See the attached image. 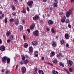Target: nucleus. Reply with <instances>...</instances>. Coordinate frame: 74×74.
Returning a JSON list of instances; mask_svg holds the SVG:
<instances>
[{
  "label": "nucleus",
  "instance_id": "1",
  "mask_svg": "<svg viewBox=\"0 0 74 74\" xmlns=\"http://www.w3.org/2000/svg\"><path fill=\"white\" fill-rule=\"evenodd\" d=\"M7 60V63L9 64L10 63V59L8 58L7 56H4L3 58H2V61L3 63H5Z\"/></svg>",
  "mask_w": 74,
  "mask_h": 74
},
{
  "label": "nucleus",
  "instance_id": "2",
  "mask_svg": "<svg viewBox=\"0 0 74 74\" xmlns=\"http://www.w3.org/2000/svg\"><path fill=\"white\" fill-rule=\"evenodd\" d=\"M28 50H29V52H28L29 54L30 55L32 54L34 51L33 47L32 46L29 47L28 48Z\"/></svg>",
  "mask_w": 74,
  "mask_h": 74
},
{
  "label": "nucleus",
  "instance_id": "3",
  "mask_svg": "<svg viewBox=\"0 0 74 74\" xmlns=\"http://www.w3.org/2000/svg\"><path fill=\"white\" fill-rule=\"evenodd\" d=\"M33 34L35 37L38 36L39 34V32L38 30H36L35 31L33 32Z\"/></svg>",
  "mask_w": 74,
  "mask_h": 74
},
{
  "label": "nucleus",
  "instance_id": "4",
  "mask_svg": "<svg viewBox=\"0 0 74 74\" xmlns=\"http://www.w3.org/2000/svg\"><path fill=\"white\" fill-rule=\"evenodd\" d=\"M54 4L53 6L54 8H57L58 7V1L57 0H54L53 1Z\"/></svg>",
  "mask_w": 74,
  "mask_h": 74
},
{
  "label": "nucleus",
  "instance_id": "5",
  "mask_svg": "<svg viewBox=\"0 0 74 74\" xmlns=\"http://www.w3.org/2000/svg\"><path fill=\"white\" fill-rule=\"evenodd\" d=\"M67 62L68 64V66H72L73 64V61L70 60H67Z\"/></svg>",
  "mask_w": 74,
  "mask_h": 74
},
{
  "label": "nucleus",
  "instance_id": "6",
  "mask_svg": "<svg viewBox=\"0 0 74 74\" xmlns=\"http://www.w3.org/2000/svg\"><path fill=\"white\" fill-rule=\"evenodd\" d=\"M33 4V2L31 1H29V2H28L27 3V5L29 7V8H32V5Z\"/></svg>",
  "mask_w": 74,
  "mask_h": 74
},
{
  "label": "nucleus",
  "instance_id": "7",
  "mask_svg": "<svg viewBox=\"0 0 74 74\" xmlns=\"http://www.w3.org/2000/svg\"><path fill=\"white\" fill-rule=\"evenodd\" d=\"M39 16L37 15H36L33 18V20L34 21H36L38 19H39Z\"/></svg>",
  "mask_w": 74,
  "mask_h": 74
},
{
  "label": "nucleus",
  "instance_id": "8",
  "mask_svg": "<svg viewBox=\"0 0 74 74\" xmlns=\"http://www.w3.org/2000/svg\"><path fill=\"white\" fill-rule=\"evenodd\" d=\"M35 24L34 23H33L32 25L30 26V29L32 30L35 27Z\"/></svg>",
  "mask_w": 74,
  "mask_h": 74
},
{
  "label": "nucleus",
  "instance_id": "9",
  "mask_svg": "<svg viewBox=\"0 0 74 74\" xmlns=\"http://www.w3.org/2000/svg\"><path fill=\"white\" fill-rule=\"evenodd\" d=\"M26 71V69L25 67H22V68H21V72H22V73H25Z\"/></svg>",
  "mask_w": 74,
  "mask_h": 74
},
{
  "label": "nucleus",
  "instance_id": "10",
  "mask_svg": "<svg viewBox=\"0 0 74 74\" xmlns=\"http://www.w3.org/2000/svg\"><path fill=\"white\" fill-rule=\"evenodd\" d=\"M5 49V47L4 45H2L0 47V50L2 51H4Z\"/></svg>",
  "mask_w": 74,
  "mask_h": 74
},
{
  "label": "nucleus",
  "instance_id": "11",
  "mask_svg": "<svg viewBox=\"0 0 74 74\" xmlns=\"http://www.w3.org/2000/svg\"><path fill=\"white\" fill-rule=\"evenodd\" d=\"M59 64L60 66H62V67H64V64L63 62H60Z\"/></svg>",
  "mask_w": 74,
  "mask_h": 74
},
{
  "label": "nucleus",
  "instance_id": "12",
  "mask_svg": "<svg viewBox=\"0 0 74 74\" xmlns=\"http://www.w3.org/2000/svg\"><path fill=\"white\" fill-rule=\"evenodd\" d=\"M71 14V12H66V18H69V16Z\"/></svg>",
  "mask_w": 74,
  "mask_h": 74
},
{
  "label": "nucleus",
  "instance_id": "13",
  "mask_svg": "<svg viewBox=\"0 0 74 74\" xmlns=\"http://www.w3.org/2000/svg\"><path fill=\"white\" fill-rule=\"evenodd\" d=\"M66 16H64L62 18V19L61 20V22L62 23H64L65 22V20L66 19Z\"/></svg>",
  "mask_w": 74,
  "mask_h": 74
},
{
  "label": "nucleus",
  "instance_id": "14",
  "mask_svg": "<svg viewBox=\"0 0 74 74\" xmlns=\"http://www.w3.org/2000/svg\"><path fill=\"white\" fill-rule=\"evenodd\" d=\"M14 24L16 25H17L18 24V23H19V20L17 19H16L15 20H14Z\"/></svg>",
  "mask_w": 74,
  "mask_h": 74
},
{
  "label": "nucleus",
  "instance_id": "15",
  "mask_svg": "<svg viewBox=\"0 0 74 74\" xmlns=\"http://www.w3.org/2000/svg\"><path fill=\"white\" fill-rule=\"evenodd\" d=\"M18 30H20V31L22 30L23 29V26L20 25L18 26Z\"/></svg>",
  "mask_w": 74,
  "mask_h": 74
},
{
  "label": "nucleus",
  "instance_id": "16",
  "mask_svg": "<svg viewBox=\"0 0 74 74\" xmlns=\"http://www.w3.org/2000/svg\"><path fill=\"white\" fill-rule=\"evenodd\" d=\"M53 22L51 20H49L48 21V24L49 25L50 24V25H53Z\"/></svg>",
  "mask_w": 74,
  "mask_h": 74
},
{
  "label": "nucleus",
  "instance_id": "17",
  "mask_svg": "<svg viewBox=\"0 0 74 74\" xmlns=\"http://www.w3.org/2000/svg\"><path fill=\"white\" fill-rule=\"evenodd\" d=\"M35 53V57H37L38 56V51H36L34 52Z\"/></svg>",
  "mask_w": 74,
  "mask_h": 74
},
{
  "label": "nucleus",
  "instance_id": "18",
  "mask_svg": "<svg viewBox=\"0 0 74 74\" xmlns=\"http://www.w3.org/2000/svg\"><path fill=\"white\" fill-rule=\"evenodd\" d=\"M60 43L61 45H64V40L63 39L61 40L60 42Z\"/></svg>",
  "mask_w": 74,
  "mask_h": 74
},
{
  "label": "nucleus",
  "instance_id": "19",
  "mask_svg": "<svg viewBox=\"0 0 74 74\" xmlns=\"http://www.w3.org/2000/svg\"><path fill=\"white\" fill-rule=\"evenodd\" d=\"M62 56V55L61 53H59L58 54H57V57L59 59H60L61 57Z\"/></svg>",
  "mask_w": 74,
  "mask_h": 74
},
{
  "label": "nucleus",
  "instance_id": "20",
  "mask_svg": "<svg viewBox=\"0 0 74 74\" xmlns=\"http://www.w3.org/2000/svg\"><path fill=\"white\" fill-rule=\"evenodd\" d=\"M10 70H7L6 72H5L3 73V74H10Z\"/></svg>",
  "mask_w": 74,
  "mask_h": 74
},
{
  "label": "nucleus",
  "instance_id": "21",
  "mask_svg": "<svg viewBox=\"0 0 74 74\" xmlns=\"http://www.w3.org/2000/svg\"><path fill=\"white\" fill-rule=\"evenodd\" d=\"M12 9L13 11H14L15 10L16 8H15V6L14 5H11Z\"/></svg>",
  "mask_w": 74,
  "mask_h": 74
},
{
  "label": "nucleus",
  "instance_id": "22",
  "mask_svg": "<svg viewBox=\"0 0 74 74\" xmlns=\"http://www.w3.org/2000/svg\"><path fill=\"white\" fill-rule=\"evenodd\" d=\"M51 32L52 33H53L54 34H55L56 33V31L54 30V28L52 27L51 29Z\"/></svg>",
  "mask_w": 74,
  "mask_h": 74
},
{
  "label": "nucleus",
  "instance_id": "23",
  "mask_svg": "<svg viewBox=\"0 0 74 74\" xmlns=\"http://www.w3.org/2000/svg\"><path fill=\"white\" fill-rule=\"evenodd\" d=\"M11 32L9 31H8L6 33V34L7 36H9L11 34Z\"/></svg>",
  "mask_w": 74,
  "mask_h": 74
},
{
  "label": "nucleus",
  "instance_id": "24",
  "mask_svg": "<svg viewBox=\"0 0 74 74\" xmlns=\"http://www.w3.org/2000/svg\"><path fill=\"white\" fill-rule=\"evenodd\" d=\"M21 13L23 14H26V11L25 10L24 8H23V10L21 11Z\"/></svg>",
  "mask_w": 74,
  "mask_h": 74
},
{
  "label": "nucleus",
  "instance_id": "25",
  "mask_svg": "<svg viewBox=\"0 0 74 74\" xmlns=\"http://www.w3.org/2000/svg\"><path fill=\"white\" fill-rule=\"evenodd\" d=\"M32 44L34 45H38V43L37 42L34 41L32 42Z\"/></svg>",
  "mask_w": 74,
  "mask_h": 74
},
{
  "label": "nucleus",
  "instance_id": "26",
  "mask_svg": "<svg viewBox=\"0 0 74 74\" xmlns=\"http://www.w3.org/2000/svg\"><path fill=\"white\" fill-rule=\"evenodd\" d=\"M28 47V44L27 43H25L24 44V47L25 48H27Z\"/></svg>",
  "mask_w": 74,
  "mask_h": 74
},
{
  "label": "nucleus",
  "instance_id": "27",
  "mask_svg": "<svg viewBox=\"0 0 74 74\" xmlns=\"http://www.w3.org/2000/svg\"><path fill=\"white\" fill-rule=\"evenodd\" d=\"M65 38L66 39H68L69 38V35L68 34H66L65 35Z\"/></svg>",
  "mask_w": 74,
  "mask_h": 74
},
{
  "label": "nucleus",
  "instance_id": "28",
  "mask_svg": "<svg viewBox=\"0 0 74 74\" xmlns=\"http://www.w3.org/2000/svg\"><path fill=\"white\" fill-rule=\"evenodd\" d=\"M38 72L39 74H44V73L42 70H39L38 71Z\"/></svg>",
  "mask_w": 74,
  "mask_h": 74
},
{
  "label": "nucleus",
  "instance_id": "29",
  "mask_svg": "<svg viewBox=\"0 0 74 74\" xmlns=\"http://www.w3.org/2000/svg\"><path fill=\"white\" fill-rule=\"evenodd\" d=\"M9 21H10V23L12 24V23L14 21V19L13 18H10L9 20Z\"/></svg>",
  "mask_w": 74,
  "mask_h": 74
},
{
  "label": "nucleus",
  "instance_id": "30",
  "mask_svg": "<svg viewBox=\"0 0 74 74\" xmlns=\"http://www.w3.org/2000/svg\"><path fill=\"white\" fill-rule=\"evenodd\" d=\"M52 73L53 74H58V73L57 71L55 70H53L52 71Z\"/></svg>",
  "mask_w": 74,
  "mask_h": 74
},
{
  "label": "nucleus",
  "instance_id": "31",
  "mask_svg": "<svg viewBox=\"0 0 74 74\" xmlns=\"http://www.w3.org/2000/svg\"><path fill=\"white\" fill-rule=\"evenodd\" d=\"M28 63H29V61L28 60H24V64H28Z\"/></svg>",
  "mask_w": 74,
  "mask_h": 74
},
{
  "label": "nucleus",
  "instance_id": "32",
  "mask_svg": "<svg viewBox=\"0 0 74 74\" xmlns=\"http://www.w3.org/2000/svg\"><path fill=\"white\" fill-rule=\"evenodd\" d=\"M52 62L55 64H56L57 63L58 61L56 60H54L52 61Z\"/></svg>",
  "mask_w": 74,
  "mask_h": 74
},
{
  "label": "nucleus",
  "instance_id": "33",
  "mask_svg": "<svg viewBox=\"0 0 74 74\" xmlns=\"http://www.w3.org/2000/svg\"><path fill=\"white\" fill-rule=\"evenodd\" d=\"M70 21L69 18H67L66 19L65 22L66 23H68Z\"/></svg>",
  "mask_w": 74,
  "mask_h": 74
},
{
  "label": "nucleus",
  "instance_id": "34",
  "mask_svg": "<svg viewBox=\"0 0 74 74\" xmlns=\"http://www.w3.org/2000/svg\"><path fill=\"white\" fill-rule=\"evenodd\" d=\"M53 47H55L57 46V44L53 42L52 45Z\"/></svg>",
  "mask_w": 74,
  "mask_h": 74
},
{
  "label": "nucleus",
  "instance_id": "35",
  "mask_svg": "<svg viewBox=\"0 0 74 74\" xmlns=\"http://www.w3.org/2000/svg\"><path fill=\"white\" fill-rule=\"evenodd\" d=\"M51 53L53 56H54L55 55V53L54 51H51Z\"/></svg>",
  "mask_w": 74,
  "mask_h": 74
},
{
  "label": "nucleus",
  "instance_id": "36",
  "mask_svg": "<svg viewBox=\"0 0 74 74\" xmlns=\"http://www.w3.org/2000/svg\"><path fill=\"white\" fill-rule=\"evenodd\" d=\"M64 70L67 72L68 74H71V73H69V71H68V70L66 69H64Z\"/></svg>",
  "mask_w": 74,
  "mask_h": 74
},
{
  "label": "nucleus",
  "instance_id": "37",
  "mask_svg": "<svg viewBox=\"0 0 74 74\" xmlns=\"http://www.w3.org/2000/svg\"><path fill=\"white\" fill-rule=\"evenodd\" d=\"M69 71L71 72H73V70L71 68H69Z\"/></svg>",
  "mask_w": 74,
  "mask_h": 74
},
{
  "label": "nucleus",
  "instance_id": "38",
  "mask_svg": "<svg viewBox=\"0 0 74 74\" xmlns=\"http://www.w3.org/2000/svg\"><path fill=\"white\" fill-rule=\"evenodd\" d=\"M40 24L42 25L44 23L43 20L41 19L40 20Z\"/></svg>",
  "mask_w": 74,
  "mask_h": 74
},
{
  "label": "nucleus",
  "instance_id": "39",
  "mask_svg": "<svg viewBox=\"0 0 74 74\" xmlns=\"http://www.w3.org/2000/svg\"><path fill=\"white\" fill-rule=\"evenodd\" d=\"M10 38L11 40L12 41L14 39L13 35H11Z\"/></svg>",
  "mask_w": 74,
  "mask_h": 74
},
{
  "label": "nucleus",
  "instance_id": "40",
  "mask_svg": "<svg viewBox=\"0 0 74 74\" xmlns=\"http://www.w3.org/2000/svg\"><path fill=\"white\" fill-rule=\"evenodd\" d=\"M68 12H69V13H71V12H72V10L71 9H70L69 10V11Z\"/></svg>",
  "mask_w": 74,
  "mask_h": 74
},
{
  "label": "nucleus",
  "instance_id": "41",
  "mask_svg": "<svg viewBox=\"0 0 74 74\" xmlns=\"http://www.w3.org/2000/svg\"><path fill=\"white\" fill-rule=\"evenodd\" d=\"M27 11L28 12H29V11H30V9L29 8V7H27Z\"/></svg>",
  "mask_w": 74,
  "mask_h": 74
},
{
  "label": "nucleus",
  "instance_id": "42",
  "mask_svg": "<svg viewBox=\"0 0 74 74\" xmlns=\"http://www.w3.org/2000/svg\"><path fill=\"white\" fill-rule=\"evenodd\" d=\"M16 15V13L15 12H13V16H15Z\"/></svg>",
  "mask_w": 74,
  "mask_h": 74
},
{
  "label": "nucleus",
  "instance_id": "43",
  "mask_svg": "<svg viewBox=\"0 0 74 74\" xmlns=\"http://www.w3.org/2000/svg\"><path fill=\"white\" fill-rule=\"evenodd\" d=\"M34 72H37L38 71V68H35V69H34Z\"/></svg>",
  "mask_w": 74,
  "mask_h": 74
},
{
  "label": "nucleus",
  "instance_id": "44",
  "mask_svg": "<svg viewBox=\"0 0 74 74\" xmlns=\"http://www.w3.org/2000/svg\"><path fill=\"white\" fill-rule=\"evenodd\" d=\"M68 27L70 29H71V26L70 24L68 25Z\"/></svg>",
  "mask_w": 74,
  "mask_h": 74
},
{
  "label": "nucleus",
  "instance_id": "45",
  "mask_svg": "<svg viewBox=\"0 0 74 74\" xmlns=\"http://www.w3.org/2000/svg\"><path fill=\"white\" fill-rule=\"evenodd\" d=\"M5 23H7V19L6 17V18H5Z\"/></svg>",
  "mask_w": 74,
  "mask_h": 74
},
{
  "label": "nucleus",
  "instance_id": "46",
  "mask_svg": "<svg viewBox=\"0 0 74 74\" xmlns=\"http://www.w3.org/2000/svg\"><path fill=\"white\" fill-rule=\"evenodd\" d=\"M25 56H23L22 57V60H23L24 61L25 60Z\"/></svg>",
  "mask_w": 74,
  "mask_h": 74
},
{
  "label": "nucleus",
  "instance_id": "47",
  "mask_svg": "<svg viewBox=\"0 0 74 74\" xmlns=\"http://www.w3.org/2000/svg\"><path fill=\"white\" fill-rule=\"evenodd\" d=\"M5 71V69H2V70H1L2 73H5V72H4Z\"/></svg>",
  "mask_w": 74,
  "mask_h": 74
},
{
  "label": "nucleus",
  "instance_id": "48",
  "mask_svg": "<svg viewBox=\"0 0 74 74\" xmlns=\"http://www.w3.org/2000/svg\"><path fill=\"white\" fill-rule=\"evenodd\" d=\"M23 61H21V62H20V64H21V65H22V64H23Z\"/></svg>",
  "mask_w": 74,
  "mask_h": 74
},
{
  "label": "nucleus",
  "instance_id": "49",
  "mask_svg": "<svg viewBox=\"0 0 74 74\" xmlns=\"http://www.w3.org/2000/svg\"><path fill=\"white\" fill-rule=\"evenodd\" d=\"M23 39H24V40H26V37L25 36V35H23Z\"/></svg>",
  "mask_w": 74,
  "mask_h": 74
},
{
  "label": "nucleus",
  "instance_id": "50",
  "mask_svg": "<svg viewBox=\"0 0 74 74\" xmlns=\"http://www.w3.org/2000/svg\"><path fill=\"white\" fill-rule=\"evenodd\" d=\"M27 31L28 32V33H29L30 32V30L29 29H27Z\"/></svg>",
  "mask_w": 74,
  "mask_h": 74
},
{
  "label": "nucleus",
  "instance_id": "51",
  "mask_svg": "<svg viewBox=\"0 0 74 74\" xmlns=\"http://www.w3.org/2000/svg\"><path fill=\"white\" fill-rule=\"evenodd\" d=\"M69 44L68 43H66V47H67L68 48L69 47Z\"/></svg>",
  "mask_w": 74,
  "mask_h": 74
},
{
  "label": "nucleus",
  "instance_id": "52",
  "mask_svg": "<svg viewBox=\"0 0 74 74\" xmlns=\"http://www.w3.org/2000/svg\"><path fill=\"white\" fill-rule=\"evenodd\" d=\"M63 14V13L62 12H61L59 14V15L60 16L62 15Z\"/></svg>",
  "mask_w": 74,
  "mask_h": 74
},
{
  "label": "nucleus",
  "instance_id": "53",
  "mask_svg": "<svg viewBox=\"0 0 74 74\" xmlns=\"http://www.w3.org/2000/svg\"><path fill=\"white\" fill-rule=\"evenodd\" d=\"M46 30L47 31H49L50 30L49 29L48 27H47L46 28Z\"/></svg>",
  "mask_w": 74,
  "mask_h": 74
},
{
  "label": "nucleus",
  "instance_id": "54",
  "mask_svg": "<svg viewBox=\"0 0 74 74\" xmlns=\"http://www.w3.org/2000/svg\"><path fill=\"white\" fill-rule=\"evenodd\" d=\"M25 58H29V57L28 55H25Z\"/></svg>",
  "mask_w": 74,
  "mask_h": 74
},
{
  "label": "nucleus",
  "instance_id": "55",
  "mask_svg": "<svg viewBox=\"0 0 74 74\" xmlns=\"http://www.w3.org/2000/svg\"><path fill=\"white\" fill-rule=\"evenodd\" d=\"M41 60H44V57H42L41 58Z\"/></svg>",
  "mask_w": 74,
  "mask_h": 74
},
{
  "label": "nucleus",
  "instance_id": "56",
  "mask_svg": "<svg viewBox=\"0 0 74 74\" xmlns=\"http://www.w3.org/2000/svg\"><path fill=\"white\" fill-rule=\"evenodd\" d=\"M2 17L3 18H4V14H2Z\"/></svg>",
  "mask_w": 74,
  "mask_h": 74
},
{
  "label": "nucleus",
  "instance_id": "57",
  "mask_svg": "<svg viewBox=\"0 0 74 74\" xmlns=\"http://www.w3.org/2000/svg\"><path fill=\"white\" fill-rule=\"evenodd\" d=\"M10 42V40L9 39V40H7V42L8 43H9V42Z\"/></svg>",
  "mask_w": 74,
  "mask_h": 74
},
{
  "label": "nucleus",
  "instance_id": "58",
  "mask_svg": "<svg viewBox=\"0 0 74 74\" xmlns=\"http://www.w3.org/2000/svg\"><path fill=\"white\" fill-rule=\"evenodd\" d=\"M44 63L45 64H49V63L47 62H45V61L44 62Z\"/></svg>",
  "mask_w": 74,
  "mask_h": 74
},
{
  "label": "nucleus",
  "instance_id": "59",
  "mask_svg": "<svg viewBox=\"0 0 74 74\" xmlns=\"http://www.w3.org/2000/svg\"><path fill=\"white\" fill-rule=\"evenodd\" d=\"M71 3H74V0H71Z\"/></svg>",
  "mask_w": 74,
  "mask_h": 74
},
{
  "label": "nucleus",
  "instance_id": "60",
  "mask_svg": "<svg viewBox=\"0 0 74 74\" xmlns=\"http://www.w3.org/2000/svg\"><path fill=\"white\" fill-rule=\"evenodd\" d=\"M3 14V12L1 11H0V15H1Z\"/></svg>",
  "mask_w": 74,
  "mask_h": 74
},
{
  "label": "nucleus",
  "instance_id": "61",
  "mask_svg": "<svg viewBox=\"0 0 74 74\" xmlns=\"http://www.w3.org/2000/svg\"><path fill=\"white\" fill-rule=\"evenodd\" d=\"M18 66H19L18 64H17V65L16 66V69L18 68Z\"/></svg>",
  "mask_w": 74,
  "mask_h": 74
},
{
  "label": "nucleus",
  "instance_id": "62",
  "mask_svg": "<svg viewBox=\"0 0 74 74\" xmlns=\"http://www.w3.org/2000/svg\"><path fill=\"white\" fill-rule=\"evenodd\" d=\"M2 43V41L1 39H0V44Z\"/></svg>",
  "mask_w": 74,
  "mask_h": 74
},
{
  "label": "nucleus",
  "instance_id": "63",
  "mask_svg": "<svg viewBox=\"0 0 74 74\" xmlns=\"http://www.w3.org/2000/svg\"><path fill=\"white\" fill-rule=\"evenodd\" d=\"M42 2H47V0H42Z\"/></svg>",
  "mask_w": 74,
  "mask_h": 74
},
{
  "label": "nucleus",
  "instance_id": "64",
  "mask_svg": "<svg viewBox=\"0 0 74 74\" xmlns=\"http://www.w3.org/2000/svg\"><path fill=\"white\" fill-rule=\"evenodd\" d=\"M34 74H38L37 72H34Z\"/></svg>",
  "mask_w": 74,
  "mask_h": 74
}]
</instances>
